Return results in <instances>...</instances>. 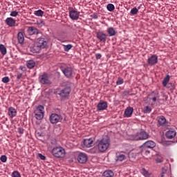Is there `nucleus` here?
<instances>
[{"label":"nucleus","mask_w":177,"mask_h":177,"mask_svg":"<svg viewBox=\"0 0 177 177\" xmlns=\"http://www.w3.org/2000/svg\"><path fill=\"white\" fill-rule=\"evenodd\" d=\"M49 40L46 37L37 38L32 47L30 48V51L32 53H39L42 49L48 48Z\"/></svg>","instance_id":"1"},{"label":"nucleus","mask_w":177,"mask_h":177,"mask_svg":"<svg viewBox=\"0 0 177 177\" xmlns=\"http://www.w3.org/2000/svg\"><path fill=\"white\" fill-rule=\"evenodd\" d=\"M97 146L100 153H104L110 147V138L105 136L102 139L97 140Z\"/></svg>","instance_id":"2"},{"label":"nucleus","mask_w":177,"mask_h":177,"mask_svg":"<svg viewBox=\"0 0 177 177\" xmlns=\"http://www.w3.org/2000/svg\"><path fill=\"white\" fill-rule=\"evenodd\" d=\"M150 138L149 133L141 129L140 131L131 136V140H146Z\"/></svg>","instance_id":"3"},{"label":"nucleus","mask_w":177,"mask_h":177,"mask_svg":"<svg viewBox=\"0 0 177 177\" xmlns=\"http://www.w3.org/2000/svg\"><path fill=\"white\" fill-rule=\"evenodd\" d=\"M51 153L55 158H64L66 156V150L62 147H55L52 149Z\"/></svg>","instance_id":"4"},{"label":"nucleus","mask_w":177,"mask_h":177,"mask_svg":"<svg viewBox=\"0 0 177 177\" xmlns=\"http://www.w3.org/2000/svg\"><path fill=\"white\" fill-rule=\"evenodd\" d=\"M71 93V83L68 82L66 86L62 88L58 95L60 96V97H64L66 99V97H68L70 96V93Z\"/></svg>","instance_id":"5"},{"label":"nucleus","mask_w":177,"mask_h":177,"mask_svg":"<svg viewBox=\"0 0 177 177\" xmlns=\"http://www.w3.org/2000/svg\"><path fill=\"white\" fill-rule=\"evenodd\" d=\"M45 113V107L42 105H39L35 111V118L36 120H41L44 118V114Z\"/></svg>","instance_id":"6"},{"label":"nucleus","mask_w":177,"mask_h":177,"mask_svg":"<svg viewBox=\"0 0 177 177\" xmlns=\"http://www.w3.org/2000/svg\"><path fill=\"white\" fill-rule=\"evenodd\" d=\"M39 81L42 85H50V80L48 73H44L39 77Z\"/></svg>","instance_id":"7"},{"label":"nucleus","mask_w":177,"mask_h":177,"mask_svg":"<svg viewBox=\"0 0 177 177\" xmlns=\"http://www.w3.org/2000/svg\"><path fill=\"white\" fill-rule=\"evenodd\" d=\"M61 70L66 78H71V77H73V68L70 66H62Z\"/></svg>","instance_id":"8"},{"label":"nucleus","mask_w":177,"mask_h":177,"mask_svg":"<svg viewBox=\"0 0 177 177\" xmlns=\"http://www.w3.org/2000/svg\"><path fill=\"white\" fill-rule=\"evenodd\" d=\"M62 121V116L56 113H52L50 116V122L51 124H57Z\"/></svg>","instance_id":"9"},{"label":"nucleus","mask_w":177,"mask_h":177,"mask_svg":"<svg viewBox=\"0 0 177 177\" xmlns=\"http://www.w3.org/2000/svg\"><path fill=\"white\" fill-rule=\"evenodd\" d=\"M109 105L107 104V102L100 100L99 103L97 104V111H104V110H106Z\"/></svg>","instance_id":"10"},{"label":"nucleus","mask_w":177,"mask_h":177,"mask_svg":"<svg viewBox=\"0 0 177 177\" xmlns=\"http://www.w3.org/2000/svg\"><path fill=\"white\" fill-rule=\"evenodd\" d=\"M157 63H158V57L157 55H153L147 59L149 66H154L155 64H157Z\"/></svg>","instance_id":"11"},{"label":"nucleus","mask_w":177,"mask_h":177,"mask_svg":"<svg viewBox=\"0 0 177 177\" xmlns=\"http://www.w3.org/2000/svg\"><path fill=\"white\" fill-rule=\"evenodd\" d=\"M69 17L71 20H78L80 19V12L75 10H71L69 11Z\"/></svg>","instance_id":"12"},{"label":"nucleus","mask_w":177,"mask_h":177,"mask_svg":"<svg viewBox=\"0 0 177 177\" xmlns=\"http://www.w3.org/2000/svg\"><path fill=\"white\" fill-rule=\"evenodd\" d=\"M77 161L80 164H85V162L88 161V156L84 153H80L77 156Z\"/></svg>","instance_id":"13"},{"label":"nucleus","mask_w":177,"mask_h":177,"mask_svg":"<svg viewBox=\"0 0 177 177\" xmlns=\"http://www.w3.org/2000/svg\"><path fill=\"white\" fill-rule=\"evenodd\" d=\"M27 32L29 35H35L39 34V30L34 26H29L27 29Z\"/></svg>","instance_id":"14"},{"label":"nucleus","mask_w":177,"mask_h":177,"mask_svg":"<svg viewBox=\"0 0 177 177\" xmlns=\"http://www.w3.org/2000/svg\"><path fill=\"white\" fill-rule=\"evenodd\" d=\"M165 136L167 138V139H174V138L176 136V131H175V129H171L166 132Z\"/></svg>","instance_id":"15"},{"label":"nucleus","mask_w":177,"mask_h":177,"mask_svg":"<svg viewBox=\"0 0 177 177\" xmlns=\"http://www.w3.org/2000/svg\"><path fill=\"white\" fill-rule=\"evenodd\" d=\"M97 39H100L101 42H106L107 39V35L104 34L103 32H97Z\"/></svg>","instance_id":"16"},{"label":"nucleus","mask_w":177,"mask_h":177,"mask_svg":"<svg viewBox=\"0 0 177 177\" xmlns=\"http://www.w3.org/2000/svg\"><path fill=\"white\" fill-rule=\"evenodd\" d=\"M132 114H133V108L128 106L124 111V117L129 118V117H132Z\"/></svg>","instance_id":"17"},{"label":"nucleus","mask_w":177,"mask_h":177,"mask_svg":"<svg viewBox=\"0 0 177 177\" xmlns=\"http://www.w3.org/2000/svg\"><path fill=\"white\" fill-rule=\"evenodd\" d=\"M83 145L84 147H92L93 146V139L86 138L84 140Z\"/></svg>","instance_id":"18"},{"label":"nucleus","mask_w":177,"mask_h":177,"mask_svg":"<svg viewBox=\"0 0 177 177\" xmlns=\"http://www.w3.org/2000/svg\"><path fill=\"white\" fill-rule=\"evenodd\" d=\"M142 146L146 147L147 149H154V147L156 146V142L151 140H149L145 142Z\"/></svg>","instance_id":"19"},{"label":"nucleus","mask_w":177,"mask_h":177,"mask_svg":"<svg viewBox=\"0 0 177 177\" xmlns=\"http://www.w3.org/2000/svg\"><path fill=\"white\" fill-rule=\"evenodd\" d=\"M6 23L7 26H9V27H15V25L16 24V20L12 17H8L6 19Z\"/></svg>","instance_id":"20"},{"label":"nucleus","mask_w":177,"mask_h":177,"mask_svg":"<svg viewBox=\"0 0 177 177\" xmlns=\"http://www.w3.org/2000/svg\"><path fill=\"white\" fill-rule=\"evenodd\" d=\"M17 115V111L13 107H10L8 109L9 117H10V118H13L14 117H16Z\"/></svg>","instance_id":"21"},{"label":"nucleus","mask_w":177,"mask_h":177,"mask_svg":"<svg viewBox=\"0 0 177 177\" xmlns=\"http://www.w3.org/2000/svg\"><path fill=\"white\" fill-rule=\"evenodd\" d=\"M58 41L66 39L67 38V33L64 31H59L57 32Z\"/></svg>","instance_id":"22"},{"label":"nucleus","mask_w":177,"mask_h":177,"mask_svg":"<svg viewBox=\"0 0 177 177\" xmlns=\"http://www.w3.org/2000/svg\"><path fill=\"white\" fill-rule=\"evenodd\" d=\"M171 80V76L169 75H167L164 78L162 82V86H166L169 84V81Z\"/></svg>","instance_id":"23"},{"label":"nucleus","mask_w":177,"mask_h":177,"mask_svg":"<svg viewBox=\"0 0 177 177\" xmlns=\"http://www.w3.org/2000/svg\"><path fill=\"white\" fill-rule=\"evenodd\" d=\"M107 32L109 37H114L115 34H117V32L115 31V29L113 27H109L107 28Z\"/></svg>","instance_id":"24"},{"label":"nucleus","mask_w":177,"mask_h":177,"mask_svg":"<svg viewBox=\"0 0 177 177\" xmlns=\"http://www.w3.org/2000/svg\"><path fill=\"white\" fill-rule=\"evenodd\" d=\"M140 173L142 174V175H143V176L145 177H153V174L149 171H147V170H146V169L142 168L140 170Z\"/></svg>","instance_id":"25"},{"label":"nucleus","mask_w":177,"mask_h":177,"mask_svg":"<svg viewBox=\"0 0 177 177\" xmlns=\"http://www.w3.org/2000/svg\"><path fill=\"white\" fill-rule=\"evenodd\" d=\"M157 120L159 125H164L167 122V119H165V117H164L163 115L158 116L157 118Z\"/></svg>","instance_id":"26"},{"label":"nucleus","mask_w":177,"mask_h":177,"mask_svg":"<svg viewBox=\"0 0 177 177\" xmlns=\"http://www.w3.org/2000/svg\"><path fill=\"white\" fill-rule=\"evenodd\" d=\"M17 39L19 44H23L24 42V35L23 34V32H19L17 34Z\"/></svg>","instance_id":"27"},{"label":"nucleus","mask_w":177,"mask_h":177,"mask_svg":"<svg viewBox=\"0 0 177 177\" xmlns=\"http://www.w3.org/2000/svg\"><path fill=\"white\" fill-rule=\"evenodd\" d=\"M169 175H171L169 170H167L165 168H162L160 177H169Z\"/></svg>","instance_id":"28"},{"label":"nucleus","mask_w":177,"mask_h":177,"mask_svg":"<svg viewBox=\"0 0 177 177\" xmlns=\"http://www.w3.org/2000/svg\"><path fill=\"white\" fill-rule=\"evenodd\" d=\"M28 68H34L35 67V62L32 59L26 62Z\"/></svg>","instance_id":"29"},{"label":"nucleus","mask_w":177,"mask_h":177,"mask_svg":"<svg viewBox=\"0 0 177 177\" xmlns=\"http://www.w3.org/2000/svg\"><path fill=\"white\" fill-rule=\"evenodd\" d=\"M127 159V156H125L124 154L122 153H117L116 156V161H124V160Z\"/></svg>","instance_id":"30"},{"label":"nucleus","mask_w":177,"mask_h":177,"mask_svg":"<svg viewBox=\"0 0 177 177\" xmlns=\"http://www.w3.org/2000/svg\"><path fill=\"white\" fill-rule=\"evenodd\" d=\"M114 173L111 170L105 171L103 174L102 177H113Z\"/></svg>","instance_id":"31"},{"label":"nucleus","mask_w":177,"mask_h":177,"mask_svg":"<svg viewBox=\"0 0 177 177\" xmlns=\"http://www.w3.org/2000/svg\"><path fill=\"white\" fill-rule=\"evenodd\" d=\"M0 52L3 56L7 53L6 47L3 44H0Z\"/></svg>","instance_id":"32"},{"label":"nucleus","mask_w":177,"mask_h":177,"mask_svg":"<svg viewBox=\"0 0 177 177\" xmlns=\"http://www.w3.org/2000/svg\"><path fill=\"white\" fill-rule=\"evenodd\" d=\"M149 99L153 100V102H156L157 101V95L156 93L152 92L149 95Z\"/></svg>","instance_id":"33"},{"label":"nucleus","mask_w":177,"mask_h":177,"mask_svg":"<svg viewBox=\"0 0 177 177\" xmlns=\"http://www.w3.org/2000/svg\"><path fill=\"white\" fill-rule=\"evenodd\" d=\"M140 9V8H136V7L133 8L131 11L130 13L132 16H135V15H138V12H139V10Z\"/></svg>","instance_id":"34"},{"label":"nucleus","mask_w":177,"mask_h":177,"mask_svg":"<svg viewBox=\"0 0 177 177\" xmlns=\"http://www.w3.org/2000/svg\"><path fill=\"white\" fill-rule=\"evenodd\" d=\"M147 147L144 146H141L140 147V153H145V154H150V151L146 149Z\"/></svg>","instance_id":"35"},{"label":"nucleus","mask_w":177,"mask_h":177,"mask_svg":"<svg viewBox=\"0 0 177 177\" xmlns=\"http://www.w3.org/2000/svg\"><path fill=\"white\" fill-rule=\"evenodd\" d=\"M143 113L145 114H150L151 113V107L146 106L143 108Z\"/></svg>","instance_id":"36"},{"label":"nucleus","mask_w":177,"mask_h":177,"mask_svg":"<svg viewBox=\"0 0 177 177\" xmlns=\"http://www.w3.org/2000/svg\"><path fill=\"white\" fill-rule=\"evenodd\" d=\"M106 9L109 10V12H113V10L115 9V7L114 6V4L109 3L106 6Z\"/></svg>","instance_id":"37"},{"label":"nucleus","mask_w":177,"mask_h":177,"mask_svg":"<svg viewBox=\"0 0 177 177\" xmlns=\"http://www.w3.org/2000/svg\"><path fill=\"white\" fill-rule=\"evenodd\" d=\"M62 46H64V50L65 52H68V50H70L73 48V45L71 44H67V45L63 44Z\"/></svg>","instance_id":"38"},{"label":"nucleus","mask_w":177,"mask_h":177,"mask_svg":"<svg viewBox=\"0 0 177 177\" xmlns=\"http://www.w3.org/2000/svg\"><path fill=\"white\" fill-rule=\"evenodd\" d=\"M35 16H38L40 17H42L44 16V11H42V10H38L37 11H35Z\"/></svg>","instance_id":"39"},{"label":"nucleus","mask_w":177,"mask_h":177,"mask_svg":"<svg viewBox=\"0 0 177 177\" xmlns=\"http://www.w3.org/2000/svg\"><path fill=\"white\" fill-rule=\"evenodd\" d=\"M166 88H167L168 89H171L172 91H174V89H175V84H174V83H169Z\"/></svg>","instance_id":"40"},{"label":"nucleus","mask_w":177,"mask_h":177,"mask_svg":"<svg viewBox=\"0 0 177 177\" xmlns=\"http://www.w3.org/2000/svg\"><path fill=\"white\" fill-rule=\"evenodd\" d=\"M122 84H124V79L118 77V80L116 81V85H122Z\"/></svg>","instance_id":"41"},{"label":"nucleus","mask_w":177,"mask_h":177,"mask_svg":"<svg viewBox=\"0 0 177 177\" xmlns=\"http://www.w3.org/2000/svg\"><path fill=\"white\" fill-rule=\"evenodd\" d=\"M12 177H21V176L20 175V173L17 171H14L12 173Z\"/></svg>","instance_id":"42"},{"label":"nucleus","mask_w":177,"mask_h":177,"mask_svg":"<svg viewBox=\"0 0 177 177\" xmlns=\"http://www.w3.org/2000/svg\"><path fill=\"white\" fill-rule=\"evenodd\" d=\"M0 160L1 161V162H6V161H8V157H6V156L5 155H2L0 157Z\"/></svg>","instance_id":"43"},{"label":"nucleus","mask_w":177,"mask_h":177,"mask_svg":"<svg viewBox=\"0 0 177 177\" xmlns=\"http://www.w3.org/2000/svg\"><path fill=\"white\" fill-rule=\"evenodd\" d=\"M2 82H3V84H8V82H9V81H10V79H9V77H4L2 78Z\"/></svg>","instance_id":"44"},{"label":"nucleus","mask_w":177,"mask_h":177,"mask_svg":"<svg viewBox=\"0 0 177 177\" xmlns=\"http://www.w3.org/2000/svg\"><path fill=\"white\" fill-rule=\"evenodd\" d=\"M10 16H12V17H16L19 16V12L17 11H12L10 14Z\"/></svg>","instance_id":"45"},{"label":"nucleus","mask_w":177,"mask_h":177,"mask_svg":"<svg viewBox=\"0 0 177 177\" xmlns=\"http://www.w3.org/2000/svg\"><path fill=\"white\" fill-rule=\"evenodd\" d=\"M37 24L38 27H42L43 26L45 25V22H44V21H39L37 22Z\"/></svg>","instance_id":"46"},{"label":"nucleus","mask_w":177,"mask_h":177,"mask_svg":"<svg viewBox=\"0 0 177 177\" xmlns=\"http://www.w3.org/2000/svg\"><path fill=\"white\" fill-rule=\"evenodd\" d=\"M95 59H96V60H99V59H102V54H100V53L95 54Z\"/></svg>","instance_id":"47"},{"label":"nucleus","mask_w":177,"mask_h":177,"mask_svg":"<svg viewBox=\"0 0 177 177\" xmlns=\"http://www.w3.org/2000/svg\"><path fill=\"white\" fill-rule=\"evenodd\" d=\"M38 157L40 158V160H45L46 158V157L42 155V153H38Z\"/></svg>","instance_id":"48"},{"label":"nucleus","mask_w":177,"mask_h":177,"mask_svg":"<svg viewBox=\"0 0 177 177\" xmlns=\"http://www.w3.org/2000/svg\"><path fill=\"white\" fill-rule=\"evenodd\" d=\"M21 77H23V74L21 73H18L17 75V80H21Z\"/></svg>","instance_id":"49"},{"label":"nucleus","mask_w":177,"mask_h":177,"mask_svg":"<svg viewBox=\"0 0 177 177\" xmlns=\"http://www.w3.org/2000/svg\"><path fill=\"white\" fill-rule=\"evenodd\" d=\"M18 132H19V133H24V129H23V128H19L18 129Z\"/></svg>","instance_id":"50"},{"label":"nucleus","mask_w":177,"mask_h":177,"mask_svg":"<svg viewBox=\"0 0 177 177\" xmlns=\"http://www.w3.org/2000/svg\"><path fill=\"white\" fill-rule=\"evenodd\" d=\"M91 17H93V19H95L96 20L97 19V15L93 14V15H91Z\"/></svg>","instance_id":"51"},{"label":"nucleus","mask_w":177,"mask_h":177,"mask_svg":"<svg viewBox=\"0 0 177 177\" xmlns=\"http://www.w3.org/2000/svg\"><path fill=\"white\" fill-rule=\"evenodd\" d=\"M156 162H162V159H161V158H157V159H156Z\"/></svg>","instance_id":"52"},{"label":"nucleus","mask_w":177,"mask_h":177,"mask_svg":"<svg viewBox=\"0 0 177 177\" xmlns=\"http://www.w3.org/2000/svg\"><path fill=\"white\" fill-rule=\"evenodd\" d=\"M132 154V152H129V156H131Z\"/></svg>","instance_id":"53"}]
</instances>
